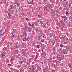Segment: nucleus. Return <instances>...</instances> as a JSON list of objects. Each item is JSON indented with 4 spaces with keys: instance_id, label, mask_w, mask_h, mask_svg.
Segmentation results:
<instances>
[{
    "instance_id": "nucleus-46",
    "label": "nucleus",
    "mask_w": 72,
    "mask_h": 72,
    "mask_svg": "<svg viewBox=\"0 0 72 72\" xmlns=\"http://www.w3.org/2000/svg\"><path fill=\"white\" fill-rule=\"evenodd\" d=\"M61 23L62 24H64V23L63 22H61Z\"/></svg>"
},
{
    "instance_id": "nucleus-21",
    "label": "nucleus",
    "mask_w": 72,
    "mask_h": 72,
    "mask_svg": "<svg viewBox=\"0 0 72 72\" xmlns=\"http://www.w3.org/2000/svg\"><path fill=\"white\" fill-rule=\"evenodd\" d=\"M68 66L69 67H72V66H71V65L70 64H68Z\"/></svg>"
},
{
    "instance_id": "nucleus-59",
    "label": "nucleus",
    "mask_w": 72,
    "mask_h": 72,
    "mask_svg": "<svg viewBox=\"0 0 72 72\" xmlns=\"http://www.w3.org/2000/svg\"><path fill=\"white\" fill-rule=\"evenodd\" d=\"M0 4H2L3 3L2 2H0Z\"/></svg>"
},
{
    "instance_id": "nucleus-42",
    "label": "nucleus",
    "mask_w": 72,
    "mask_h": 72,
    "mask_svg": "<svg viewBox=\"0 0 72 72\" xmlns=\"http://www.w3.org/2000/svg\"><path fill=\"white\" fill-rule=\"evenodd\" d=\"M31 2H32V3H33L32 4H33V3H34V1H33V0H32V1H31Z\"/></svg>"
},
{
    "instance_id": "nucleus-50",
    "label": "nucleus",
    "mask_w": 72,
    "mask_h": 72,
    "mask_svg": "<svg viewBox=\"0 0 72 72\" xmlns=\"http://www.w3.org/2000/svg\"><path fill=\"white\" fill-rule=\"evenodd\" d=\"M71 4H69V7H71Z\"/></svg>"
},
{
    "instance_id": "nucleus-22",
    "label": "nucleus",
    "mask_w": 72,
    "mask_h": 72,
    "mask_svg": "<svg viewBox=\"0 0 72 72\" xmlns=\"http://www.w3.org/2000/svg\"><path fill=\"white\" fill-rule=\"evenodd\" d=\"M38 57V56H36L35 57V58L34 59V60H36V59H37V58Z\"/></svg>"
},
{
    "instance_id": "nucleus-49",
    "label": "nucleus",
    "mask_w": 72,
    "mask_h": 72,
    "mask_svg": "<svg viewBox=\"0 0 72 72\" xmlns=\"http://www.w3.org/2000/svg\"><path fill=\"white\" fill-rule=\"evenodd\" d=\"M38 17H41V16L39 14L38 15Z\"/></svg>"
},
{
    "instance_id": "nucleus-10",
    "label": "nucleus",
    "mask_w": 72,
    "mask_h": 72,
    "mask_svg": "<svg viewBox=\"0 0 72 72\" xmlns=\"http://www.w3.org/2000/svg\"><path fill=\"white\" fill-rule=\"evenodd\" d=\"M8 16H12V13L11 12H9L8 13Z\"/></svg>"
},
{
    "instance_id": "nucleus-18",
    "label": "nucleus",
    "mask_w": 72,
    "mask_h": 72,
    "mask_svg": "<svg viewBox=\"0 0 72 72\" xmlns=\"http://www.w3.org/2000/svg\"><path fill=\"white\" fill-rule=\"evenodd\" d=\"M2 30H4V29H5V26H3L2 27Z\"/></svg>"
},
{
    "instance_id": "nucleus-41",
    "label": "nucleus",
    "mask_w": 72,
    "mask_h": 72,
    "mask_svg": "<svg viewBox=\"0 0 72 72\" xmlns=\"http://www.w3.org/2000/svg\"><path fill=\"white\" fill-rule=\"evenodd\" d=\"M53 67H54V68H57V66H54Z\"/></svg>"
},
{
    "instance_id": "nucleus-19",
    "label": "nucleus",
    "mask_w": 72,
    "mask_h": 72,
    "mask_svg": "<svg viewBox=\"0 0 72 72\" xmlns=\"http://www.w3.org/2000/svg\"><path fill=\"white\" fill-rule=\"evenodd\" d=\"M2 30H4V29H5V26H3L2 27Z\"/></svg>"
},
{
    "instance_id": "nucleus-32",
    "label": "nucleus",
    "mask_w": 72,
    "mask_h": 72,
    "mask_svg": "<svg viewBox=\"0 0 72 72\" xmlns=\"http://www.w3.org/2000/svg\"><path fill=\"white\" fill-rule=\"evenodd\" d=\"M12 37H14V34H12Z\"/></svg>"
},
{
    "instance_id": "nucleus-45",
    "label": "nucleus",
    "mask_w": 72,
    "mask_h": 72,
    "mask_svg": "<svg viewBox=\"0 0 72 72\" xmlns=\"http://www.w3.org/2000/svg\"><path fill=\"white\" fill-rule=\"evenodd\" d=\"M32 26L33 27H35V26L34 25V24H33L32 25Z\"/></svg>"
},
{
    "instance_id": "nucleus-60",
    "label": "nucleus",
    "mask_w": 72,
    "mask_h": 72,
    "mask_svg": "<svg viewBox=\"0 0 72 72\" xmlns=\"http://www.w3.org/2000/svg\"><path fill=\"white\" fill-rule=\"evenodd\" d=\"M53 49L55 50V47H53Z\"/></svg>"
},
{
    "instance_id": "nucleus-9",
    "label": "nucleus",
    "mask_w": 72,
    "mask_h": 72,
    "mask_svg": "<svg viewBox=\"0 0 72 72\" xmlns=\"http://www.w3.org/2000/svg\"><path fill=\"white\" fill-rule=\"evenodd\" d=\"M47 6L49 8V9H50V8H51V6H50V4H47Z\"/></svg>"
},
{
    "instance_id": "nucleus-54",
    "label": "nucleus",
    "mask_w": 72,
    "mask_h": 72,
    "mask_svg": "<svg viewBox=\"0 0 72 72\" xmlns=\"http://www.w3.org/2000/svg\"><path fill=\"white\" fill-rule=\"evenodd\" d=\"M30 4H32V2H30V3H29Z\"/></svg>"
},
{
    "instance_id": "nucleus-38",
    "label": "nucleus",
    "mask_w": 72,
    "mask_h": 72,
    "mask_svg": "<svg viewBox=\"0 0 72 72\" xmlns=\"http://www.w3.org/2000/svg\"><path fill=\"white\" fill-rule=\"evenodd\" d=\"M5 56V55H4L3 54H2V57H3Z\"/></svg>"
},
{
    "instance_id": "nucleus-53",
    "label": "nucleus",
    "mask_w": 72,
    "mask_h": 72,
    "mask_svg": "<svg viewBox=\"0 0 72 72\" xmlns=\"http://www.w3.org/2000/svg\"><path fill=\"white\" fill-rule=\"evenodd\" d=\"M28 4H30V1H28Z\"/></svg>"
},
{
    "instance_id": "nucleus-33",
    "label": "nucleus",
    "mask_w": 72,
    "mask_h": 72,
    "mask_svg": "<svg viewBox=\"0 0 72 72\" xmlns=\"http://www.w3.org/2000/svg\"><path fill=\"white\" fill-rule=\"evenodd\" d=\"M28 26H32V24H30V23H29L28 24Z\"/></svg>"
},
{
    "instance_id": "nucleus-7",
    "label": "nucleus",
    "mask_w": 72,
    "mask_h": 72,
    "mask_svg": "<svg viewBox=\"0 0 72 72\" xmlns=\"http://www.w3.org/2000/svg\"><path fill=\"white\" fill-rule=\"evenodd\" d=\"M32 31V28H30V27H29L28 29V32H30Z\"/></svg>"
},
{
    "instance_id": "nucleus-51",
    "label": "nucleus",
    "mask_w": 72,
    "mask_h": 72,
    "mask_svg": "<svg viewBox=\"0 0 72 72\" xmlns=\"http://www.w3.org/2000/svg\"><path fill=\"white\" fill-rule=\"evenodd\" d=\"M12 60L11 59V60H10V62H11V63H12V62H13V60Z\"/></svg>"
},
{
    "instance_id": "nucleus-52",
    "label": "nucleus",
    "mask_w": 72,
    "mask_h": 72,
    "mask_svg": "<svg viewBox=\"0 0 72 72\" xmlns=\"http://www.w3.org/2000/svg\"><path fill=\"white\" fill-rule=\"evenodd\" d=\"M69 13H68V12H66V14H69Z\"/></svg>"
},
{
    "instance_id": "nucleus-40",
    "label": "nucleus",
    "mask_w": 72,
    "mask_h": 72,
    "mask_svg": "<svg viewBox=\"0 0 72 72\" xmlns=\"http://www.w3.org/2000/svg\"><path fill=\"white\" fill-rule=\"evenodd\" d=\"M23 69H21V70H20V72H23V71H22Z\"/></svg>"
},
{
    "instance_id": "nucleus-58",
    "label": "nucleus",
    "mask_w": 72,
    "mask_h": 72,
    "mask_svg": "<svg viewBox=\"0 0 72 72\" xmlns=\"http://www.w3.org/2000/svg\"><path fill=\"white\" fill-rule=\"evenodd\" d=\"M33 70H32V72H34L35 71V70H34V69H33Z\"/></svg>"
},
{
    "instance_id": "nucleus-55",
    "label": "nucleus",
    "mask_w": 72,
    "mask_h": 72,
    "mask_svg": "<svg viewBox=\"0 0 72 72\" xmlns=\"http://www.w3.org/2000/svg\"><path fill=\"white\" fill-rule=\"evenodd\" d=\"M29 40V39L28 38V39H27V41H29V40Z\"/></svg>"
},
{
    "instance_id": "nucleus-8",
    "label": "nucleus",
    "mask_w": 72,
    "mask_h": 72,
    "mask_svg": "<svg viewBox=\"0 0 72 72\" xmlns=\"http://www.w3.org/2000/svg\"><path fill=\"white\" fill-rule=\"evenodd\" d=\"M3 51H4V52H5V51H6V48H3Z\"/></svg>"
},
{
    "instance_id": "nucleus-28",
    "label": "nucleus",
    "mask_w": 72,
    "mask_h": 72,
    "mask_svg": "<svg viewBox=\"0 0 72 72\" xmlns=\"http://www.w3.org/2000/svg\"><path fill=\"white\" fill-rule=\"evenodd\" d=\"M60 47L61 48H63V45H62V44H60Z\"/></svg>"
},
{
    "instance_id": "nucleus-3",
    "label": "nucleus",
    "mask_w": 72,
    "mask_h": 72,
    "mask_svg": "<svg viewBox=\"0 0 72 72\" xmlns=\"http://www.w3.org/2000/svg\"><path fill=\"white\" fill-rule=\"evenodd\" d=\"M47 9H48L47 5H46L44 6V10H47Z\"/></svg>"
},
{
    "instance_id": "nucleus-6",
    "label": "nucleus",
    "mask_w": 72,
    "mask_h": 72,
    "mask_svg": "<svg viewBox=\"0 0 72 72\" xmlns=\"http://www.w3.org/2000/svg\"><path fill=\"white\" fill-rule=\"evenodd\" d=\"M55 46L56 48H58V46H59V43H57V44H56Z\"/></svg>"
},
{
    "instance_id": "nucleus-37",
    "label": "nucleus",
    "mask_w": 72,
    "mask_h": 72,
    "mask_svg": "<svg viewBox=\"0 0 72 72\" xmlns=\"http://www.w3.org/2000/svg\"><path fill=\"white\" fill-rule=\"evenodd\" d=\"M3 2H4V3H6V0H4Z\"/></svg>"
},
{
    "instance_id": "nucleus-34",
    "label": "nucleus",
    "mask_w": 72,
    "mask_h": 72,
    "mask_svg": "<svg viewBox=\"0 0 72 72\" xmlns=\"http://www.w3.org/2000/svg\"><path fill=\"white\" fill-rule=\"evenodd\" d=\"M53 36V34H51V35H50V37H52V36Z\"/></svg>"
},
{
    "instance_id": "nucleus-20",
    "label": "nucleus",
    "mask_w": 72,
    "mask_h": 72,
    "mask_svg": "<svg viewBox=\"0 0 72 72\" xmlns=\"http://www.w3.org/2000/svg\"><path fill=\"white\" fill-rule=\"evenodd\" d=\"M37 68H38L39 70H41V68L40 66H38L37 67Z\"/></svg>"
},
{
    "instance_id": "nucleus-31",
    "label": "nucleus",
    "mask_w": 72,
    "mask_h": 72,
    "mask_svg": "<svg viewBox=\"0 0 72 72\" xmlns=\"http://www.w3.org/2000/svg\"><path fill=\"white\" fill-rule=\"evenodd\" d=\"M46 24L47 25H48V26H49V22H47L46 23Z\"/></svg>"
},
{
    "instance_id": "nucleus-35",
    "label": "nucleus",
    "mask_w": 72,
    "mask_h": 72,
    "mask_svg": "<svg viewBox=\"0 0 72 72\" xmlns=\"http://www.w3.org/2000/svg\"><path fill=\"white\" fill-rule=\"evenodd\" d=\"M26 19L27 21H29V19L28 18H26Z\"/></svg>"
},
{
    "instance_id": "nucleus-4",
    "label": "nucleus",
    "mask_w": 72,
    "mask_h": 72,
    "mask_svg": "<svg viewBox=\"0 0 72 72\" xmlns=\"http://www.w3.org/2000/svg\"><path fill=\"white\" fill-rule=\"evenodd\" d=\"M26 40L27 38L26 37H25L24 38L22 39V41H26Z\"/></svg>"
},
{
    "instance_id": "nucleus-15",
    "label": "nucleus",
    "mask_w": 72,
    "mask_h": 72,
    "mask_svg": "<svg viewBox=\"0 0 72 72\" xmlns=\"http://www.w3.org/2000/svg\"><path fill=\"white\" fill-rule=\"evenodd\" d=\"M34 24L35 25V26H37V22L35 21L34 23Z\"/></svg>"
},
{
    "instance_id": "nucleus-29",
    "label": "nucleus",
    "mask_w": 72,
    "mask_h": 72,
    "mask_svg": "<svg viewBox=\"0 0 72 72\" xmlns=\"http://www.w3.org/2000/svg\"><path fill=\"white\" fill-rule=\"evenodd\" d=\"M41 41L42 42H44V39H41Z\"/></svg>"
},
{
    "instance_id": "nucleus-63",
    "label": "nucleus",
    "mask_w": 72,
    "mask_h": 72,
    "mask_svg": "<svg viewBox=\"0 0 72 72\" xmlns=\"http://www.w3.org/2000/svg\"><path fill=\"white\" fill-rule=\"evenodd\" d=\"M10 64H8V66H10Z\"/></svg>"
},
{
    "instance_id": "nucleus-13",
    "label": "nucleus",
    "mask_w": 72,
    "mask_h": 72,
    "mask_svg": "<svg viewBox=\"0 0 72 72\" xmlns=\"http://www.w3.org/2000/svg\"><path fill=\"white\" fill-rule=\"evenodd\" d=\"M46 55V53H43V56L44 57H45V56Z\"/></svg>"
},
{
    "instance_id": "nucleus-16",
    "label": "nucleus",
    "mask_w": 72,
    "mask_h": 72,
    "mask_svg": "<svg viewBox=\"0 0 72 72\" xmlns=\"http://www.w3.org/2000/svg\"><path fill=\"white\" fill-rule=\"evenodd\" d=\"M8 19H11V16H8Z\"/></svg>"
},
{
    "instance_id": "nucleus-23",
    "label": "nucleus",
    "mask_w": 72,
    "mask_h": 72,
    "mask_svg": "<svg viewBox=\"0 0 72 72\" xmlns=\"http://www.w3.org/2000/svg\"><path fill=\"white\" fill-rule=\"evenodd\" d=\"M49 41L50 45H51V41H50V40H49Z\"/></svg>"
},
{
    "instance_id": "nucleus-62",
    "label": "nucleus",
    "mask_w": 72,
    "mask_h": 72,
    "mask_svg": "<svg viewBox=\"0 0 72 72\" xmlns=\"http://www.w3.org/2000/svg\"><path fill=\"white\" fill-rule=\"evenodd\" d=\"M27 27H28V26H27V25H26V26H25V28H27Z\"/></svg>"
},
{
    "instance_id": "nucleus-26",
    "label": "nucleus",
    "mask_w": 72,
    "mask_h": 72,
    "mask_svg": "<svg viewBox=\"0 0 72 72\" xmlns=\"http://www.w3.org/2000/svg\"><path fill=\"white\" fill-rule=\"evenodd\" d=\"M43 72H45V71H46V70L45 68H43Z\"/></svg>"
},
{
    "instance_id": "nucleus-12",
    "label": "nucleus",
    "mask_w": 72,
    "mask_h": 72,
    "mask_svg": "<svg viewBox=\"0 0 72 72\" xmlns=\"http://www.w3.org/2000/svg\"><path fill=\"white\" fill-rule=\"evenodd\" d=\"M32 69H35V68H34V66L33 65H32Z\"/></svg>"
},
{
    "instance_id": "nucleus-43",
    "label": "nucleus",
    "mask_w": 72,
    "mask_h": 72,
    "mask_svg": "<svg viewBox=\"0 0 72 72\" xmlns=\"http://www.w3.org/2000/svg\"><path fill=\"white\" fill-rule=\"evenodd\" d=\"M26 36H27V34L25 33L24 36H25V37H26Z\"/></svg>"
},
{
    "instance_id": "nucleus-61",
    "label": "nucleus",
    "mask_w": 72,
    "mask_h": 72,
    "mask_svg": "<svg viewBox=\"0 0 72 72\" xmlns=\"http://www.w3.org/2000/svg\"><path fill=\"white\" fill-rule=\"evenodd\" d=\"M17 4V6H19V4L18 3Z\"/></svg>"
},
{
    "instance_id": "nucleus-5",
    "label": "nucleus",
    "mask_w": 72,
    "mask_h": 72,
    "mask_svg": "<svg viewBox=\"0 0 72 72\" xmlns=\"http://www.w3.org/2000/svg\"><path fill=\"white\" fill-rule=\"evenodd\" d=\"M42 27L43 28H45L46 27V23H44V24H43L42 25Z\"/></svg>"
},
{
    "instance_id": "nucleus-14",
    "label": "nucleus",
    "mask_w": 72,
    "mask_h": 72,
    "mask_svg": "<svg viewBox=\"0 0 72 72\" xmlns=\"http://www.w3.org/2000/svg\"><path fill=\"white\" fill-rule=\"evenodd\" d=\"M40 45H37L36 46V48H38V49L39 48H40Z\"/></svg>"
},
{
    "instance_id": "nucleus-56",
    "label": "nucleus",
    "mask_w": 72,
    "mask_h": 72,
    "mask_svg": "<svg viewBox=\"0 0 72 72\" xmlns=\"http://www.w3.org/2000/svg\"><path fill=\"white\" fill-rule=\"evenodd\" d=\"M57 3H59V2L58 1V0H57Z\"/></svg>"
},
{
    "instance_id": "nucleus-47",
    "label": "nucleus",
    "mask_w": 72,
    "mask_h": 72,
    "mask_svg": "<svg viewBox=\"0 0 72 72\" xmlns=\"http://www.w3.org/2000/svg\"><path fill=\"white\" fill-rule=\"evenodd\" d=\"M11 59L13 60H15V58H11Z\"/></svg>"
},
{
    "instance_id": "nucleus-36",
    "label": "nucleus",
    "mask_w": 72,
    "mask_h": 72,
    "mask_svg": "<svg viewBox=\"0 0 72 72\" xmlns=\"http://www.w3.org/2000/svg\"><path fill=\"white\" fill-rule=\"evenodd\" d=\"M27 65H30V62H27Z\"/></svg>"
},
{
    "instance_id": "nucleus-39",
    "label": "nucleus",
    "mask_w": 72,
    "mask_h": 72,
    "mask_svg": "<svg viewBox=\"0 0 72 72\" xmlns=\"http://www.w3.org/2000/svg\"><path fill=\"white\" fill-rule=\"evenodd\" d=\"M22 63H23L22 61H21V62H20V64H22Z\"/></svg>"
},
{
    "instance_id": "nucleus-57",
    "label": "nucleus",
    "mask_w": 72,
    "mask_h": 72,
    "mask_svg": "<svg viewBox=\"0 0 72 72\" xmlns=\"http://www.w3.org/2000/svg\"><path fill=\"white\" fill-rule=\"evenodd\" d=\"M16 72H19V70H17Z\"/></svg>"
},
{
    "instance_id": "nucleus-48",
    "label": "nucleus",
    "mask_w": 72,
    "mask_h": 72,
    "mask_svg": "<svg viewBox=\"0 0 72 72\" xmlns=\"http://www.w3.org/2000/svg\"><path fill=\"white\" fill-rule=\"evenodd\" d=\"M57 62V60H55V61H54V63H55V62Z\"/></svg>"
},
{
    "instance_id": "nucleus-17",
    "label": "nucleus",
    "mask_w": 72,
    "mask_h": 72,
    "mask_svg": "<svg viewBox=\"0 0 72 72\" xmlns=\"http://www.w3.org/2000/svg\"><path fill=\"white\" fill-rule=\"evenodd\" d=\"M38 39L39 40H41V37L40 36H39L38 37Z\"/></svg>"
},
{
    "instance_id": "nucleus-25",
    "label": "nucleus",
    "mask_w": 72,
    "mask_h": 72,
    "mask_svg": "<svg viewBox=\"0 0 72 72\" xmlns=\"http://www.w3.org/2000/svg\"><path fill=\"white\" fill-rule=\"evenodd\" d=\"M45 69H46V70L47 71H48V67L47 66H46L45 68H44Z\"/></svg>"
},
{
    "instance_id": "nucleus-44",
    "label": "nucleus",
    "mask_w": 72,
    "mask_h": 72,
    "mask_svg": "<svg viewBox=\"0 0 72 72\" xmlns=\"http://www.w3.org/2000/svg\"><path fill=\"white\" fill-rule=\"evenodd\" d=\"M17 2H18V1H16V3H15V4H16V5L17 4H18V3Z\"/></svg>"
},
{
    "instance_id": "nucleus-24",
    "label": "nucleus",
    "mask_w": 72,
    "mask_h": 72,
    "mask_svg": "<svg viewBox=\"0 0 72 72\" xmlns=\"http://www.w3.org/2000/svg\"><path fill=\"white\" fill-rule=\"evenodd\" d=\"M35 31H36V33L37 32V31H38V28H36L35 29Z\"/></svg>"
},
{
    "instance_id": "nucleus-30",
    "label": "nucleus",
    "mask_w": 72,
    "mask_h": 72,
    "mask_svg": "<svg viewBox=\"0 0 72 72\" xmlns=\"http://www.w3.org/2000/svg\"><path fill=\"white\" fill-rule=\"evenodd\" d=\"M34 58H35V55H33L32 56V59H34Z\"/></svg>"
},
{
    "instance_id": "nucleus-2",
    "label": "nucleus",
    "mask_w": 72,
    "mask_h": 72,
    "mask_svg": "<svg viewBox=\"0 0 72 72\" xmlns=\"http://www.w3.org/2000/svg\"><path fill=\"white\" fill-rule=\"evenodd\" d=\"M14 7H11V9H9L8 10L9 11H10V10H11L12 12H14Z\"/></svg>"
},
{
    "instance_id": "nucleus-11",
    "label": "nucleus",
    "mask_w": 72,
    "mask_h": 72,
    "mask_svg": "<svg viewBox=\"0 0 72 72\" xmlns=\"http://www.w3.org/2000/svg\"><path fill=\"white\" fill-rule=\"evenodd\" d=\"M67 20V17L66 16H65L64 18V21H66Z\"/></svg>"
},
{
    "instance_id": "nucleus-27",
    "label": "nucleus",
    "mask_w": 72,
    "mask_h": 72,
    "mask_svg": "<svg viewBox=\"0 0 72 72\" xmlns=\"http://www.w3.org/2000/svg\"><path fill=\"white\" fill-rule=\"evenodd\" d=\"M15 52L17 53H19V51H18V50H15Z\"/></svg>"
},
{
    "instance_id": "nucleus-64",
    "label": "nucleus",
    "mask_w": 72,
    "mask_h": 72,
    "mask_svg": "<svg viewBox=\"0 0 72 72\" xmlns=\"http://www.w3.org/2000/svg\"><path fill=\"white\" fill-rule=\"evenodd\" d=\"M40 63H41L42 64H43V63H44L43 62H41Z\"/></svg>"
},
{
    "instance_id": "nucleus-1",
    "label": "nucleus",
    "mask_w": 72,
    "mask_h": 72,
    "mask_svg": "<svg viewBox=\"0 0 72 72\" xmlns=\"http://www.w3.org/2000/svg\"><path fill=\"white\" fill-rule=\"evenodd\" d=\"M10 21H8L7 23V26L8 27V26H10Z\"/></svg>"
}]
</instances>
